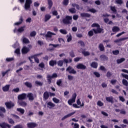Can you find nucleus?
<instances>
[{
  "label": "nucleus",
  "mask_w": 128,
  "mask_h": 128,
  "mask_svg": "<svg viewBox=\"0 0 128 128\" xmlns=\"http://www.w3.org/2000/svg\"><path fill=\"white\" fill-rule=\"evenodd\" d=\"M92 28H97L96 29H92L93 32L94 34H101V32H104V29L100 28V26L96 23H94L92 24Z\"/></svg>",
  "instance_id": "f257e3e1"
},
{
  "label": "nucleus",
  "mask_w": 128,
  "mask_h": 128,
  "mask_svg": "<svg viewBox=\"0 0 128 128\" xmlns=\"http://www.w3.org/2000/svg\"><path fill=\"white\" fill-rule=\"evenodd\" d=\"M72 16H66L65 18L62 19V22L64 24H72Z\"/></svg>",
  "instance_id": "f03ea898"
},
{
  "label": "nucleus",
  "mask_w": 128,
  "mask_h": 128,
  "mask_svg": "<svg viewBox=\"0 0 128 128\" xmlns=\"http://www.w3.org/2000/svg\"><path fill=\"white\" fill-rule=\"evenodd\" d=\"M56 34L51 32L50 31H48L47 32V34H45L46 38V40L48 42H52L54 40V38H52V36H56Z\"/></svg>",
  "instance_id": "7ed1b4c3"
},
{
  "label": "nucleus",
  "mask_w": 128,
  "mask_h": 128,
  "mask_svg": "<svg viewBox=\"0 0 128 128\" xmlns=\"http://www.w3.org/2000/svg\"><path fill=\"white\" fill-rule=\"evenodd\" d=\"M32 4V0H26L24 4V8L28 10L30 8V5Z\"/></svg>",
  "instance_id": "20e7f679"
},
{
  "label": "nucleus",
  "mask_w": 128,
  "mask_h": 128,
  "mask_svg": "<svg viewBox=\"0 0 128 128\" xmlns=\"http://www.w3.org/2000/svg\"><path fill=\"white\" fill-rule=\"evenodd\" d=\"M58 78V74L56 73H54L52 74V76H50V74H48L47 76V80H48V84H51L52 83V78Z\"/></svg>",
  "instance_id": "39448f33"
},
{
  "label": "nucleus",
  "mask_w": 128,
  "mask_h": 128,
  "mask_svg": "<svg viewBox=\"0 0 128 128\" xmlns=\"http://www.w3.org/2000/svg\"><path fill=\"white\" fill-rule=\"evenodd\" d=\"M76 98V94L74 93L72 94V99L68 100V104H70V106H72V103L75 102Z\"/></svg>",
  "instance_id": "423d86ee"
},
{
  "label": "nucleus",
  "mask_w": 128,
  "mask_h": 128,
  "mask_svg": "<svg viewBox=\"0 0 128 128\" xmlns=\"http://www.w3.org/2000/svg\"><path fill=\"white\" fill-rule=\"evenodd\" d=\"M41 54H42V52L36 54L32 56V58H34V62H36V64H40V60L38 59V56H41Z\"/></svg>",
  "instance_id": "0eeeda50"
},
{
  "label": "nucleus",
  "mask_w": 128,
  "mask_h": 128,
  "mask_svg": "<svg viewBox=\"0 0 128 128\" xmlns=\"http://www.w3.org/2000/svg\"><path fill=\"white\" fill-rule=\"evenodd\" d=\"M66 71L68 72L70 74H76V71L74 69L72 68V67L69 66L66 68Z\"/></svg>",
  "instance_id": "6e6552de"
},
{
  "label": "nucleus",
  "mask_w": 128,
  "mask_h": 128,
  "mask_svg": "<svg viewBox=\"0 0 128 128\" xmlns=\"http://www.w3.org/2000/svg\"><path fill=\"white\" fill-rule=\"evenodd\" d=\"M28 52H30V48H28L26 46H24L22 50V54H26Z\"/></svg>",
  "instance_id": "1a4fd4ad"
},
{
  "label": "nucleus",
  "mask_w": 128,
  "mask_h": 128,
  "mask_svg": "<svg viewBox=\"0 0 128 128\" xmlns=\"http://www.w3.org/2000/svg\"><path fill=\"white\" fill-rule=\"evenodd\" d=\"M5 104L7 108H14V104L12 103V102H6L5 103Z\"/></svg>",
  "instance_id": "9d476101"
},
{
  "label": "nucleus",
  "mask_w": 128,
  "mask_h": 128,
  "mask_svg": "<svg viewBox=\"0 0 128 128\" xmlns=\"http://www.w3.org/2000/svg\"><path fill=\"white\" fill-rule=\"evenodd\" d=\"M26 94L23 93L18 96V100H26Z\"/></svg>",
  "instance_id": "9b49d317"
},
{
  "label": "nucleus",
  "mask_w": 128,
  "mask_h": 128,
  "mask_svg": "<svg viewBox=\"0 0 128 128\" xmlns=\"http://www.w3.org/2000/svg\"><path fill=\"white\" fill-rule=\"evenodd\" d=\"M27 98H28L29 100L32 102L34 100V94L32 93H28L27 94Z\"/></svg>",
  "instance_id": "f8f14e48"
},
{
  "label": "nucleus",
  "mask_w": 128,
  "mask_h": 128,
  "mask_svg": "<svg viewBox=\"0 0 128 128\" xmlns=\"http://www.w3.org/2000/svg\"><path fill=\"white\" fill-rule=\"evenodd\" d=\"M75 114L76 112H74L64 116L63 118H62V120H66V118H70V116H74V114Z\"/></svg>",
  "instance_id": "ddd939ff"
},
{
  "label": "nucleus",
  "mask_w": 128,
  "mask_h": 128,
  "mask_svg": "<svg viewBox=\"0 0 128 128\" xmlns=\"http://www.w3.org/2000/svg\"><path fill=\"white\" fill-rule=\"evenodd\" d=\"M0 126L2 128H6V126L8 128H10L12 126L6 122H3L2 124L0 123Z\"/></svg>",
  "instance_id": "4468645a"
},
{
  "label": "nucleus",
  "mask_w": 128,
  "mask_h": 128,
  "mask_svg": "<svg viewBox=\"0 0 128 128\" xmlns=\"http://www.w3.org/2000/svg\"><path fill=\"white\" fill-rule=\"evenodd\" d=\"M28 128H34L38 126V124L34 122H30L27 124Z\"/></svg>",
  "instance_id": "2eb2a0df"
},
{
  "label": "nucleus",
  "mask_w": 128,
  "mask_h": 128,
  "mask_svg": "<svg viewBox=\"0 0 128 128\" xmlns=\"http://www.w3.org/2000/svg\"><path fill=\"white\" fill-rule=\"evenodd\" d=\"M24 22V18H22V16H20L19 22H16L14 24L15 26H20V24H22V22Z\"/></svg>",
  "instance_id": "dca6fc26"
},
{
  "label": "nucleus",
  "mask_w": 128,
  "mask_h": 128,
  "mask_svg": "<svg viewBox=\"0 0 128 128\" xmlns=\"http://www.w3.org/2000/svg\"><path fill=\"white\" fill-rule=\"evenodd\" d=\"M80 16L82 18H90V14L86 12L81 13Z\"/></svg>",
  "instance_id": "f3484780"
},
{
  "label": "nucleus",
  "mask_w": 128,
  "mask_h": 128,
  "mask_svg": "<svg viewBox=\"0 0 128 128\" xmlns=\"http://www.w3.org/2000/svg\"><path fill=\"white\" fill-rule=\"evenodd\" d=\"M10 86V84H7L3 86L2 88L3 92H8Z\"/></svg>",
  "instance_id": "a211bd4d"
},
{
  "label": "nucleus",
  "mask_w": 128,
  "mask_h": 128,
  "mask_svg": "<svg viewBox=\"0 0 128 128\" xmlns=\"http://www.w3.org/2000/svg\"><path fill=\"white\" fill-rule=\"evenodd\" d=\"M47 106L48 108H54V106H56V104L52 102H48L47 104Z\"/></svg>",
  "instance_id": "6ab92c4d"
},
{
  "label": "nucleus",
  "mask_w": 128,
  "mask_h": 128,
  "mask_svg": "<svg viewBox=\"0 0 128 128\" xmlns=\"http://www.w3.org/2000/svg\"><path fill=\"white\" fill-rule=\"evenodd\" d=\"M106 100L108 102H111V104H114V97L109 96L106 97Z\"/></svg>",
  "instance_id": "aec40b11"
},
{
  "label": "nucleus",
  "mask_w": 128,
  "mask_h": 128,
  "mask_svg": "<svg viewBox=\"0 0 128 128\" xmlns=\"http://www.w3.org/2000/svg\"><path fill=\"white\" fill-rule=\"evenodd\" d=\"M128 40V37L120 38V39L116 40H114V42H122V40Z\"/></svg>",
  "instance_id": "412c9836"
},
{
  "label": "nucleus",
  "mask_w": 128,
  "mask_h": 128,
  "mask_svg": "<svg viewBox=\"0 0 128 128\" xmlns=\"http://www.w3.org/2000/svg\"><path fill=\"white\" fill-rule=\"evenodd\" d=\"M76 68L79 70H86V66L84 64H78Z\"/></svg>",
  "instance_id": "4be33fe9"
},
{
  "label": "nucleus",
  "mask_w": 128,
  "mask_h": 128,
  "mask_svg": "<svg viewBox=\"0 0 128 128\" xmlns=\"http://www.w3.org/2000/svg\"><path fill=\"white\" fill-rule=\"evenodd\" d=\"M50 18H52V16L48 14H46L44 16V22H46L48 20H50Z\"/></svg>",
  "instance_id": "5701e85b"
},
{
  "label": "nucleus",
  "mask_w": 128,
  "mask_h": 128,
  "mask_svg": "<svg viewBox=\"0 0 128 128\" xmlns=\"http://www.w3.org/2000/svg\"><path fill=\"white\" fill-rule=\"evenodd\" d=\"M14 58H7L6 59V62H14Z\"/></svg>",
  "instance_id": "b1692460"
},
{
  "label": "nucleus",
  "mask_w": 128,
  "mask_h": 128,
  "mask_svg": "<svg viewBox=\"0 0 128 128\" xmlns=\"http://www.w3.org/2000/svg\"><path fill=\"white\" fill-rule=\"evenodd\" d=\"M120 28L116 26H114L112 28V32H120Z\"/></svg>",
  "instance_id": "393cba45"
},
{
  "label": "nucleus",
  "mask_w": 128,
  "mask_h": 128,
  "mask_svg": "<svg viewBox=\"0 0 128 128\" xmlns=\"http://www.w3.org/2000/svg\"><path fill=\"white\" fill-rule=\"evenodd\" d=\"M100 58L102 60H108V56L104 54L101 55L100 56Z\"/></svg>",
  "instance_id": "a878e982"
},
{
  "label": "nucleus",
  "mask_w": 128,
  "mask_h": 128,
  "mask_svg": "<svg viewBox=\"0 0 128 128\" xmlns=\"http://www.w3.org/2000/svg\"><path fill=\"white\" fill-rule=\"evenodd\" d=\"M126 60V58H120V59H118L116 60V62L118 64H122V62H124Z\"/></svg>",
  "instance_id": "bb28decb"
},
{
  "label": "nucleus",
  "mask_w": 128,
  "mask_h": 128,
  "mask_svg": "<svg viewBox=\"0 0 128 128\" xmlns=\"http://www.w3.org/2000/svg\"><path fill=\"white\" fill-rule=\"evenodd\" d=\"M49 96H50V94H48V92H44V100H48Z\"/></svg>",
  "instance_id": "cd10ccee"
},
{
  "label": "nucleus",
  "mask_w": 128,
  "mask_h": 128,
  "mask_svg": "<svg viewBox=\"0 0 128 128\" xmlns=\"http://www.w3.org/2000/svg\"><path fill=\"white\" fill-rule=\"evenodd\" d=\"M98 48H99L100 50V52H104V44H99Z\"/></svg>",
  "instance_id": "c85d7f7f"
},
{
  "label": "nucleus",
  "mask_w": 128,
  "mask_h": 128,
  "mask_svg": "<svg viewBox=\"0 0 128 128\" xmlns=\"http://www.w3.org/2000/svg\"><path fill=\"white\" fill-rule=\"evenodd\" d=\"M48 8L50 10L52 7V0H48Z\"/></svg>",
  "instance_id": "c756f323"
},
{
  "label": "nucleus",
  "mask_w": 128,
  "mask_h": 128,
  "mask_svg": "<svg viewBox=\"0 0 128 128\" xmlns=\"http://www.w3.org/2000/svg\"><path fill=\"white\" fill-rule=\"evenodd\" d=\"M17 112H20L22 114H24V109L22 108H18L16 109Z\"/></svg>",
  "instance_id": "7c9ffc66"
},
{
  "label": "nucleus",
  "mask_w": 128,
  "mask_h": 128,
  "mask_svg": "<svg viewBox=\"0 0 128 128\" xmlns=\"http://www.w3.org/2000/svg\"><path fill=\"white\" fill-rule=\"evenodd\" d=\"M69 12L71 14H76V10L75 8H72L69 9Z\"/></svg>",
  "instance_id": "2f4dec72"
},
{
  "label": "nucleus",
  "mask_w": 128,
  "mask_h": 128,
  "mask_svg": "<svg viewBox=\"0 0 128 128\" xmlns=\"http://www.w3.org/2000/svg\"><path fill=\"white\" fill-rule=\"evenodd\" d=\"M23 44H30V40L26 38H24L22 39Z\"/></svg>",
  "instance_id": "473e14b6"
},
{
  "label": "nucleus",
  "mask_w": 128,
  "mask_h": 128,
  "mask_svg": "<svg viewBox=\"0 0 128 128\" xmlns=\"http://www.w3.org/2000/svg\"><path fill=\"white\" fill-rule=\"evenodd\" d=\"M25 86H27V88H32V83L30 82H26L24 83Z\"/></svg>",
  "instance_id": "72a5a7b5"
},
{
  "label": "nucleus",
  "mask_w": 128,
  "mask_h": 128,
  "mask_svg": "<svg viewBox=\"0 0 128 128\" xmlns=\"http://www.w3.org/2000/svg\"><path fill=\"white\" fill-rule=\"evenodd\" d=\"M77 104H78V106H84V102H82V104L81 102H80V98H78V100H77Z\"/></svg>",
  "instance_id": "f704fd0d"
},
{
  "label": "nucleus",
  "mask_w": 128,
  "mask_h": 128,
  "mask_svg": "<svg viewBox=\"0 0 128 128\" xmlns=\"http://www.w3.org/2000/svg\"><path fill=\"white\" fill-rule=\"evenodd\" d=\"M110 8L114 14H116V6H111Z\"/></svg>",
  "instance_id": "c9c22d12"
},
{
  "label": "nucleus",
  "mask_w": 128,
  "mask_h": 128,
  "mask_svg": "<svg viewBox=\"0 0 128 128\" xmlns=\"http://www.w3.org/2000/svg\"><path fill=\"white\" fill-rule=\"evenodd\" d=\"M122 82L124 84V86H128V80H126V79H123L122 80Z\"/></svg>",
  "instance_id": "e433bc0d"
},
{
  "label": "nucleus",
  "mask_w": 128,
  "mask_h": 128,
  "mask_svg": "<svg viewBox=\"0 0 128 128\" xmlns=\"http://www.w3.org/2000/svg\"><path fill=\"white\" fill-rule=\"evenodd\" d=\"M63 62H65V64H68V62H72V58H70L68 61V60L66 58H64L63 60Z\"/></svg>",
  "instance_id": "4c0bfd02"
},
{
  "label": "nucleus",
  "mask_w": 128,
  "mask_h": 128,
  "mask_svg": "<svg viewBox=\"0 0 128 128\" xmlns=\"http://www.w3.org/2000/svg\"><path fill=\"white\" fill-rule=\"evenodd\" d=\"M20 106H26L27 104L26 102H18Z\"/></svg>",
  "instance_id": "58836bf2"
},
{
  "label": "nucleus",
  "mask_w": 128,
  "mask_h": 128,
  "mask_svg": "<svg viewBox=\"0 0 128 128\" xmlns=\"http://www.w3.org/2000/svg\"><path fill=\"white\" fill-rule=\"evenodd\" d=\"M24 26H21L20 28H19L18 30V32H24Z\"/></svg>",
  "instance_id": "ea45409f"
},
{
  "label": "nucleus",
  "mask_w": 128,
  "mask_h": 128,
  "mask_svg": "<svg viewBox=\"0 0 128 128\" xmlns=\"http://www.w3.org/2000/svg\"><path fill=\"white\" fill-rule=\"evenodd\" d=\"M72 6H73V8H76V10H80V5L76 4H72Z\"/></svg>",
  "instance_id": "a19ab883"
},
{
  "label": "nucleus",
  "mask_w": 128,
  "mask_h": 128,
  "mask_svg": "<svg viewBox=\"0 0 128 128\" xmlns=\"http://www.w3.org/2000/svg\"><path fill=\"white\" fill-rule=\"evenodd\" d=\"M82 54L84 56H90V52L86 51L82 52Z\"/></svg>",
  "instance_id": "79ce46f5"
},
{
  "label": "nucleus",
  "mask_w": 128,
  "mask_h": 128,
  "mask_svg": "<svg viewBox=\"0 0 128 128\" xmlns=\"http://www.w3.org/2000/svg\"><path fill=\"white\" fill-rule=\"evenodd\" d=\"M60 32L61 34H68V32H66V30L64 29L60 30Z\"/></svg>",
  "instance_id": "37998d69"
},
{
  "label": "nucleus",
  "mask_w": 128,
  "mask_h": 128,
  "mask_svg": "<svg viewBox=\"0 0 128 128\" xmlns=\"http://www.w3.org/2000/svg\"><path fill=\"white\" fill-rule=\"evenodd\" d=\"M52 100L53 102L55 103V104H59L60 102V100L56 98H52Z\"/></svg>",
  "instance_id": "c03bdc74"
},
{
  "label": "nucleus",
  "mask_w": 128,
  "mask_h": 128,
  "mask_svg": "<svg viewBox=\"0 0 128 128\" xmlns=\"http://www.w3.org/2000/svg\"><path fill=\"white\" fill-rule=\"evenodd\" d=\"M36 36V31L32 32L30 33V36H31L32 37Z\"/></svg>",
  "instance_id": "a18cd8bd"
},
{
  "label": "nucleus",
  "mask_w": 128,
  "mask_h": 128,
  "mask_svg": "<svg viewBox=\"0 0 128 128\" xmlns=\"http://www.w3.org/2000/svg\"><path fill=\"white\" fill-rule=\"evenodd\" d=\"M88 12H92V14H95V12H96V10L94 8H91L88 10Z\"/></svg>",
  "instance_id": "49530a36"
},
{
  "label": "nucleus",
  "mask_w": 128,
  "mask_h": 128,
  "mask_svg": "<svg viewBox=\"0 0 128 128\" xmlns=\"http://www.w3.org/2000/svg\"><path fill=\"white\" fill-rule=\"evenodd\" d=\"M113 54H114V56H118V54H120V50H115L112 51Z\"/></svg>",
  "instance_id": "de8ad7c7"
},
{
  "label": "nucleus",
  "mask_w": 128,
  "mask_h": 128,
  "mask_svg": "<svg viewBox=\"0 0 128 128\" xmlns=\"http://www.w3.org/2000/svg\"><path fill=\"white\" fill-rule=\"evenodd\" d=\"M35 84L36 86H42V82H41L40 81H36Z\"/></svg>",
  "instance_id": "09e8293b"
},
{
  "label": "nucleus",
  "mask_w": 128,
  "mask_h": 128,
  "mask_svg": "<svg viewBox=\"0 0 128 128\" xmlns=\"http://www.w3.org/2000/svg\"><path fill=\"white\" fill-rule=\"evenodd\" d=\"M88 36H94V30H91L88 32Z\"/></svg>",
  "instance_id": "8fccbe9b"
},
{
  "label": "nucleus",
  "mask_w": 128,
  "mask_h": 128,
  "mask_svg": "<svg viewBox=\"0 0 128 128\" xmlns=\"http://www.w3.org/2000/svg\"><path fill=\"white\" fill-rule=\"evenodd\" d=\"M97 105L99 106H104V103L102 102V101L99 100L97 102Z\"/></svg>",
  "instance_id": "3c124183"
},
{
  "label": "nucleus",
  "mask_w": 128,
  "mask_h": 128,
  "mask_svg": "<svg viewBox=\"0 0 128 128\" xmlns=\"http://www.w3.org/2000/svg\"><path fill=\"white\" fill-rule=\"evenodd\" d=\"M14 52L16 54H20V48H18L15 50Z\"/></svg>",
  "instance_id": "603ef678"
},
{
  "label": "nucleus",
  "mask_w": 128,
  "mask_h": 128,
  "mask_svg": "<svg viewBox=\"0 0 128 128\" xmlns=\"http://www.w3.org/2000/svg\"><path fill=\"white\" fill-rule=\"evenodd\" d=\"M49 64H56V60H51L49 62Z\"/></svg>",
  "instance_id": "864d4df0"
},
{
  "label": "nucleus",
  "mask_w": 128,
  "mask_h": 128,
  "mask_svg": "<svg viewBox=\"0 0 128 128\" xmlns=\"http://www.w3.org/2000/svg\"><path fill=\"white\" fill-rule=\"evenodd\" d=\"M116 2L118 4H124L122 0H116Z\"/></svg>",
  "instance_id": "5fc2aeb1"
},
{
  "label": "nucleus",
  "mask_w": 128,
  "mask_h": 128,
  "mask_svg": "<svg viewBox=\"0 0 128 128\" xmlns=\"http://www.w3.org/2000/svg\"><path fill=\"white\" fill-rule=\"evenodd\" d=\"M44 68V64H38V69L42 70Z\"/></svg>",
  "instance_id": "6e6d98bb"
},
{
  "label": "nucleus",
  "mask_w": 128,
  "mask_h": 128,
  "mask_svg": "<svg viewBox=\"0 0 128 128\" xmlns=\"http://www.w3.org/2000/svg\"><path fill=\"white\" fill-rule=\"evenodd\" d=\"M70 56L71 58H74V56H76L74 55V51H71L70 52Z\"/></svg>",
  "instance_id": "4d7b16f0"
},
{
  "label": "nucleus",
  "mask_w": 128,
  "mask_h": 128,
  "mask_svg": "<svg viewBox=\"0 0 128 128\" xmlns=\"http://www.w3.org/2000/svg\"><path fill=\"white\" fill-rule=\"evenodd\" d=\"M68 80H74V76H72L71 75H68Z\"/></svg>",
  "instance_id": "13d9d810"
},
{
  "label": "nucleus",
  "mask_w": 128,
  "mask_h": 128,
  "mask_svg": "<svg viewBox=\"0 0 128 128\" xmlns=\"http://www.w3.org/2000/svg\"><path fill=\"white\" fill-rule=\"evenodd\" d=\"M94 74L96 78H100V74L98 72H94Z\"/></svg>",
  "instance_id": "bf43d9fd"
},
{
  "label": "nucleus",
  "mask_w": 128,
  "mask_h": 128,
  "mask_svg": "<svg viewBox=\"0 0 128 128\" xmlns=\"http://www.w3.org/2000/svg\"><path fill=\"white\" fill-rule=\"evenodd\" d=\"M63 4L64 6H68V0H64Z\"/></svg>",
  "instance_id": "052dcab7"
},
{
  "label": "nucleus",
  "mask_w": 128,
  "mask_h": 128,
  "mask_svg": "<svg viewBox=\"0 0 128 128\" xmlns=\"http://www.w3.org/2000/svg\"><path fill=\"white\" fill-rule=\"evenodd\" d=\"M119 98H120V100L121 102H125L126 100L124 99V97H122V96H119Z\"/></svg>",
  "instance_id": "680f3d73"
},
{
  "label": "nucleus",
  "mask_w": 128,
  "mask_h": 128,
  "mask_svg": "<svg viewBox=\"0 0 128 128\" xmlns=\"http://www.w3.org/2000/svg\"><path fill=\"white\" fill-rule=\"evenodd\" d=\"M78 44H80L82 46H84V42L82 40H79Z\"/></svg>",
  "instance_id": "e2e57ef3"
},
{
  "label": "nucleus",
  "mask_w": 128,
  "mask_h": 128,
  "mask_svg": "<svg viewBox=\"0 0 128 128\" xmlns=\"http://www.w3.org/2000/svg\"><path fill=\"white\" fill-rule=\"evenodd\" d=\"M120 114H126V112L124 110H120Z\"/></svg>",
  "instance_id": "0e129e2a"
},
{
  "label": "nucleus",
  "mask_w": 128,
  "mask_h": 128,
  "mask_svg": "<svg viewBox=\"0 0 128 128\" xmlns=\"http://www.w3.org/2000/svg\"><path fill=\"white\" fill-rule=\"evenodd\" d=\"M0 112H6V108L4 107H0Z\"/></svg>",
  "instance_id": "69168bd1"
},
{
  "label": "nucleus",
  "mask_w": 128,
  "mask_h": 128,
  "mask_svg": "<svg viewBox=\"0 0 128 128\" xmlns=\"http://www.w3.org/2000/svg\"><path fill=\"white\" fill-rule=\"evenodd\" d=\"M52 14H53V16H58V11L56 10H54L52 12Z\"/></svg>",
  "instance_id": "338daca9"
},
{
  "label": "nucleus",
  "mask_w": 128,
  "mask_h": 128,
  "mask_svg": "<svg viewBox=\"0 0 128 128\" xmlns=\"http://www.w3.org/2000/svg\"><path fill=\"white\" fill-rule=\"evenodd\" d=\"M14 128H24V127L22 125H17L16 126H14Z\"/></svg>",
  "instance_id": "774afa93"
}]
</instances>
